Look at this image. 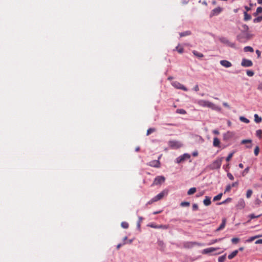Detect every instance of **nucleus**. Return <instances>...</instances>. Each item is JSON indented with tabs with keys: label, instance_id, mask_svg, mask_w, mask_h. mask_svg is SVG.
I'll return each instance as SVG.
<instances>
[{
	"label": "nucleus",
	"instance_id": "obj_1",
	"mask_svg": "<svg viewBox=\"0 0 262 262\" xmlns=\"http://www.w3.org/2000/svg\"><path fill=\"white\" fill-rule=\"evenodd\" d=\"M197 103L201 106L202 107H207L208 108H210L212 110H216V111H220L221 108L218 106H216L214 103L207 100H198Z\"/></svg>",
	"mask_w": 262,
	"mask_h": 262
},
{
	"label": "nucleus",
	"instance_id": "obj_2",
	"mask_svg": "<svg viewBox=\"0 0 262 262\" xmlns=\"http://www.w3.org/2000/svg\"><path fill=\"white\" fill-rule=\"evenodd\" d=\"M248 30L249 27L247 25H242V34L238 35L237 36V38L239 41H242V36H243L245 38H246L247 39H249L252 37V35H251L248 32Z\"/></svg>",
	"mask_w": 262,
	"mask_h": 262
},
{
	"label": "nucleus",
	"instance_id": "obj_3",
	"mask_svg": "<svg viewBox=\"0 0 262 262\" xmlns=\"http://www.w3.org/2000/svg\"><path fill=\"white\" fill-rule=\"evenodd\" d=\"M224 158H218L215 160L213 161L209 165V167L210 169H216L220 168L222 161Z\"/></svg>",
	"mask_w": 262,
	"mask_h": 262
},
{
	"label": "nucleus",
	"instance_id": "obj_4",
	"mask_svg": "<svg viewBox=\"0 0 262 262\" xmlns=\"http://www.w3.org/2000/svg\"><path fill=\"white\" fill-rule=\"evenodd\" d=\"M169 146L172 149H178L183 146L182 143L178 141L171 140L168 142Z\"/></svg>",
	"mask_w": 262,
	"mask_h": 262
},
{
	"label": "nucleus",
	"instance_id": "obj_5",
	"mask_svg": "<svg viewBox=\"0 0 262 262\" xmlns=\"http://www.w3.org/2000/svg\"><path fill=\"white\" fill-rule=\"evenodd\" d=\"M165 181V178L163 176H157L154 179L152 185H160L164 183Z\"/></svg>",
	"mask_w": 262,
	"mask_h": 262
},
{
	"label": "nucleus",
	"instance_id": "obj_6",
	"mask_svg": "<svg viewBox=\"0 0 262 262\" xmlns=\"http://www.w3.org/2000/svg\"><path fill=\"white\" fill-rule=\"evenodd\" d=\"M172 85L177 89L182 90L184 91H187L188 89L183 84L178 81H173L171 83Z\"/></svg>",
	"mask_w": 262,
	"mask_h": 262
},
{
	"label": "nucleus",
	"instance_id": "obj_7",
	"mask_svg": "<svg viewBox=\"0 0 262 262\" xmlns=\"http://www.w3.org/2000/svg\"><path fill=\"white\" fill-rule=\"evenodd\" d=\"M190 158V155L188 154H184L182 156L178 157L176 159V162L178 163H180L184 161L186 159H188Z\"/></svg>",
	"mask_w": 262,
	"mask_h": 262
},
{
	"label": "nucleus",
	"instance_id": "obj_8",
	"mask_svg": "<svg viewBox=\"0 0 262 262\" xmlns=\"http://www.w3.org/2000/svg\"><path fill=\"white\" fill-rule=\"evenodd\" d=\"M241 65L244 67H250L253 66V62L251 60L243 58L241 62Z\"/></svg>",
	"mask_w": 262,
	"mask_h": 262
},
{
	"label": "nucleus",
	"instance_id": "obj_9",
	"mask_svg": "<svg viewBox=\"0 0 262 262\" xmlns=\"http://www.w3.org/2000/svg\"><path fill=\"white\" fill-rule=\"evenodd\" d=\"M148 226L156 229H167L169 227L168 225H156L155 224L151 223L148 225Z\"/></svg>",
	"mask_w": 262,
	"mask_h": 262
},
{
	"label": "nucleus",
	"instance_id": "obj_10",
	"mask_svg": "<svg viewBox=\"0 0 262 262\" xmlns=\"http://www.w3.org/2000/svg\"><path fill=\"white\" fill-rule=\"evenodd\" d=\"M222 11V9L221 7H217L213 9L210 14V17H212L214 16L217 15Z\"/></svg>",
	"mask_w": 262,
	"mask_h": 262
},
{
	"label": "nucleus",
	"instance_id": "obj_11",
	"mask_svg": "<svg viewBox=\"0 0 262 262\" xmlns=\"http://www.w3.org/2000/svg\"><path fill=\"white\" fill-rule=\"evenodd\" d=\"M220 249H221V248L220 247H217V248H213V247L208 248L204 249L203 250V251H202V253L203 254H208V253L214 252V251H215L216 250H220Z\"/></svg>",
	"mask_w": 262,
	"mask_h": 262
},
{
	"label": "nucleus",
	"instance_id": "obj_12",
	"mask_svg": "<svg viewBox=\"0 0 262 262\" xmlns=\"http://www.w3.org/2000/svg\"><path fill=\"white\" fill-rule=\"evenodd\" d=\"M148 165L150 166L159 168L160 167V162L158 160H153L149 162Z\"/></svg>",
	"mask_w": 262,
	"mask_h": 262
},
{
	"label": "nucleus",
	"instance_id": "obj_13",
	"mask_svg": "<svg viewBox=\"0 0 262 262\" xmlns=\"http://www.w3.org/2000/svg\"><path fill=\"white\" fill-rule=\"evenodd\" d=\"M246 204L244 200L243 199H240L238 201V203L236 205V207L238 209H243L245 207Z\"/></svg>",
	"mask_w": 262,
	"mask_h": 262
},
{
	"label": "nucleus",
	"instance_id": "obj_14",
	"mask_svg": "<svg viewBox=\"0 0 262 262\" xmlns=\"http://www.w3.org/2000/svg\"><path fill=\"white\" fill-rule=\"evenodd\" d=\"M220 64L226 68H229L232 66L231 63L226 60H222L220 61Z\"/></svg>",
	"mask_w": 262,
	"mask_h": 262
},
{
	"label": "nucleus",
	"instance_id": "obj_15",
	"mask_svg": "<svg viewBox=\"0 0 262 262\" xmlns=\"http://www.w3.org/2000/svg\"><path fill=\"white\" fill-rule=\"evenodd\" d=\"M166 193H167V192H165V191L164 190L162 191L161 192H160V193H159L158 195H157L156 196H155L154 197L155 201H156L157 202V201L162 199L164 197L165 194Z\"/></svg>",
	"mask_w": 262,
	"mask_h": 262
},
{
	"label": "nucleus",
	"instance_id": "obj_16",
	"mask_svg": "<svg viewBox=\"0 0 262 262\" xmlns=\"http://www.w3.org/2000/svg\"><path fill=\"white\" fill-rule=\"evenodd\" d=\"M226 224V219L225 218H223L222 219V224L220 225V226L219 227V228L216 230V231H219L220 230H223L225 228Z\"/></svg>",
	"mask_w": 262,
	"mask_h": 262
},
{
	"label": "nucleus",
	"instance_id": "obj_17",
	"mask_svg": "<svg viewBox=\"0 0 262 262\" xmlns=\"http://www.w3.org/2000/svg\"><path fill=\"white\" fill-rule=\"evenodd\" d=\"M220 143L221 142H220V140L217 137H215L213 138V146L216 147H219Z\"/></svg>",
	"mask_w": 262,
	"mask_h": 262
},
{
	"label": "nucleus",
	"instance_id": "obj_18",
	"mask_svg": "<svg viewBox=\"0 0 262 262\" xmlns=\"http://www.w3.org/2000/svg\"><path fill=\"white\" fill-rule=\"evenodd\" d=\"M195 245H200V244L196 242H188L185 244V246L187 248H190Z\"/></svg>",
	"mask_w": 262,
	"mask_h": 262
},
{
	"label": "nucleus",
	"instance_id": "obj_19",
	"mask_svg": "<svg viewBox=\"0 0 262 262\" xmlns=\"http://www.w3.org/2000/svg\"><path fill=\"white\" fill-rule=\"evenodd\" d=\"M204 204L205 206H209L211 204L210 198L206 196L203 201Z\"/></svg>",
	"mask_w": 262,
	"mask_h": 262
},
{
	"label": "nucleus",
	"instance_id": "obj_20",
	"mask_svg": "<svg viewBox=\"0 0 262 262\" xmlns=\"http://www.w3.org/2000/svg\"><path fill=\"white\" fill-rule=\"evenodd\" d=\"M238 252V250H234L230 254H229L228 255V258L229 259H232L233 258H234L237 254Z\"/></svg>",
	"mask_w": 262,
	"mask_h": 262
},
{
	"label": "nucleus",
	"instance_id": "obj_21",
	"mask_svg": "<svg viewBox=\"0 0 262 262\" xmlns=\"http://www.w3.org/2000/svg\"><path fill=\"white\" fill-rule=\"evenodd\" d=\"M254 121L257 123H259L261 122L262 118L261 117H259L257 114H255L254 116Z\"/></svg>",
	"mask_w": 262,
	"mask_h": 262
},
{
	"label": "nucleus",
	"instance_id": "obj_22",
	"mask_svg": "<svg viewBox=\"0 0 262 262\" xmlns=\"http://www.w3.org/2000/svg\"><path fill=\"white\" fill-rule=\"evenodd\" d=\"M260 237H262V235H256L254 236H252V237H250L249 239H248L246 241H247V242L250 243V242H252L253 241H254L255 239Z\"/></svg>",
	"mask_w": 262,
	"mask_h": 262
},
{
	"label": "nucleus",
	"instance_id": "obj_23",
	"mask_svg": "<svg viewBox=\"0 0 262 262\" xmlns=\"http://www.w3.org/2000/svg\"><path fill=\"white\" fill-rule=\"evenodd\" d=\"M196 188L195 187H192L190 189H189V190L187 192L188 195H192L193 193H194L196 192Z\"/></svg>",
	"mask_w": 262,
	"mask_h": 262
},
{
	"label": "nucleus",
	"instance_id": "obj_24",
	"mask_svg": "<svg viewBox=\"0 0 262 262\" xmlns=\"http://www.w3.org/2000/svg\"><path fill=\"white\" fill-rule=\"evenodd\" d=\"M192 53L196 57H199V58H202L204 56L203 54L201 53H199L198 52H197L196 51H192Z\"/></svg>",
	"mask_w": 262,
	"mask_h": 262
},
{
	"label": "nucleus",
	"instance_id": "obj_25",
	"mask_svg": "<svg viewBox=\"0 0 262 262\" xmlns=\"http://www.w3.org/2000/svg\"><path fill=\"white\" fill-rule=\"evenodd\" d=\"M232 136H233L232 133L228 132L224 135V138L225 140H226V139H228L229 138L231 137Z\"/></svg>",
	"mask_w": 262,
	"mask_h": 262
},
{
	"label": "nucleus",
	"instance_id": "obj_26",
	"mask_svg": "<svg viewBox=\"0 0 262 262\" xmlns=\"http://www.w3.org/2000/svg\"><path fill=\"white\" fill-rule=\"evenodd\" d=\"M244 50L245 52H253L254 51L252 47H250V46L245 47L244 48Z\"/></svg>",
	"mask_w": 262,
	"mask_h": 262
},
{
	"label": "nucleus",
	"instance_id": "obj_27",
	"mask_svg": "<svg viewBox=\"0 0 262 262\" xmlns=\"http://www.w3.org/2000/svg\"><path fill=\"white\" fill-rule=\"evenodd\" d=\"M251 16L250 14H248L246 12H244V20L245 21L251 19Z\"/></svg>",
	"mask_w": 262,
	"mask_h": 262
},
{
	"label": "nucleus",
	"instance_id": "obj_28",
	"mask_svg": "<svg viewBox=\"0 0 262 262\" xmlns=\"http://www.w3.org/2000/svg\"><path fill=\"white\" fill-rule=\"evenodd\" d=\"M223 238H218V239H213V240H211L210 241V242L208 244L209 245H212L215 243H217V242H219L221 241H222Z\"/></svg>",
	"mask_w": 262,
	"mask_h": 262
},
{
	"label": "nucleus",
	"instance_id": "obj_29",
	"mask_svg": "<svg viewBox=\"0 0 262 262\" xmlns=\"http://www.w3.org/2000/svg\"><path fill=\"white\" fill-rule=\"evenodd\" d=\"M220 41L224 43L227 45V43L229 42V40H228L226 38L222 37L220 38Z\"/></svg>",
	"mask_w": 262,
	"mask_h": 262
},
{
	"label": "nucleus",
	"instance_id": "obj_30",
	"mask_svg": "<svg viewBox=\"0 0 262 262\" xmlns=\"http://www.w3.org/2000/svg\"><path fill=\"white\" fill-rule=\"evenodd\" d=\"M223 194L222 193H219L217 195L215 196L213 198V201H218L221 199Z\"/></svg>",
	"mask_w": 262,
	"mask_h": 262
},
{
	"label": "nucleus",
	"instance_id": "obj_31",
	"mask_svg": "<svg viewBox=\"0 0 262 262\" xmlns=\"http://www.w3.org/2000/svg\"><path fill=\"white\" fill-rule=\"evenodd\" d=\"M262 21V16H258L253 19L254 23H259Z\"/></svg>",
	"mask_w": 262,
	"mask_h": 262
},
{
	"label": "nucleus",
	"instance_id": "obj_32",
	"mask_svg": "<svg viewBox=\"0 0 262 262\" xmlns=\"http://www.w3.org/2000/svg\"><path fill=\"white\" fill-rule=\"evenodd\" d=\"M239 120H240L241 121H242V122H245V123H249V120L248 119H247L246 118H245V117H243V116H241V117H239Z\"/></svg>",
	"mask_w": 262,
	"mask_h": 262
},
{
	"label": "nucleus",
	"instance_id": "obj_33",
	"mask_svg": "<svg viewBox=\"0 0 262 262\" xmlns=\"http://www.w3.org/2000/svg\"><path fill=\"white\" fill-rule=\"evenodd\" d=\"M252 193L253 191L251 189H248L246 192V197L247 198H250L251 196Z\"/></svg>",
	"mask_w": 262,
	"mask_h": 262
},
{
	"label": "nucleus",
	"instance_id": "obj_34",
	"mask_svg": "<svg viewBox=\"0 0 262 262\" xmlns=\"http://www.w3.org/2000/svg\"><path fill=\"white\" fill-rule=\"evenodd\" d=\"M121 227L123 228H124V229H127L128 228V226H129V225L128 224V223L126 222H122L121 223Z\"/></svg>",
	"mask_w": 262,
	"mask_h": 262
},
{
	"label": "nucleus",
	"instance_id": "obj_35",
	"mask_svg": "<svg viewBox=\"0 0 262 262\" xmlns=\"http://www.w3.org/2000/svg\"><path fill=\"white\" fill-rule=\"evenodd\" d=\"M231 188H232V186H231L230 184L227 185V186L225 189V191H224V193L230 192L231 191Z\"/></svg>",
	"mask_w": 262,
	"mask_h": 262
},
{
	"label": "nucleus",
	"instance_id": "obj_36",
	"mask_svg": "<svg viewBox=\"0 0 262 262\" xmlns=\"http://www.w3.org/2000/svg\"><path fill=\"white\" fill-rule=\"evenodd\" d=\"M155 131H156V129L155 128H150L148 129H147V133H146V135L148 136L150 134H151L152 133H153V132H154Z\"/></svg>",
	"mask_w": 262,
	"mask_h": 262
},
{
	"label": "nucleus",
	"instance_id": "obj_37",
	"mask_svg": "<svg viewBox=\"0 0 262 262\" xmlns=\"http://www.w3.org/2000/svg\"><path fill=\"white\" fill-rule=\"evenodd\" d=\"M262 12V7H259L257 8L256 11L255 13L253 14L254 16H256L258 13H260Z\"/></svg>",
	"mask_w": 262,
	"mask_h": 262
},
{
	"label": "nucleus",
	"instance_id": "obj_38",
	"mask_svg": "<svg viewBox=\"0 0 262 262\" xmlns=\"http://www.w3.org/2000/svg\"><path fill=\"white\" fill-rule=\"evenodd\" d=\"M182 207H188L190 206V203L188 202H182L181 203Z\"/></svg>",
	"mask_w": 262,
	"mask_h": 262
},
{
	"label": "nucleus",
	"instance_id": "obj_39",
	"mask_svg": "<svg viewBox=\"0 0 262 262\" xmlns=\"http://www.w3.org/2000/svg\"><path fill=\"white\" fill-rule=\"evenodd\" d=\"M226 255L225 254L222 256L219 257L218 260L219 262H224L225 260Z\"/></svg>",
	"mask_w": 262,
	"mask_h": 262
},
{
	"label": "nucleus",
	"instance_id": "obj_40",
	"mask_svg": "<svg viewBox=\"0 0 262 262\" xmlns=\"http://www.w3.org/2000/svg\"><path fill=\"white\" fill-rule=\"evenodd\" d=\"M190 34V32L189 31H187L181 33H180V36L181 37H182V36H185L189 35Z\"/></svg>",
	"mask_w": 262,
	"mask_h": 262
},
{
	"label": "nucleus",
	"instance_id": "obj_41",
	"mask_svg": "<svg viewBox=\"0 0 262 262\" xmlns=\"http://www.w3.org/2000/svg\"><path fill=\"white\" fill-rule=\"evenodd\" d=\"M262 130L261 129H258L256 132V136L259 138H261Z\"/></svg>",
	"mask_w": 262,
	"mask_h": 262
},
{
	"label": "nucleus",
	"instance_id": "obj_42",
	"mask_svg": "<svg viewBox=\"0 0 262 262\" xmlns=\"http://www.w3.org/2000/svg\"><path fill=\"white\" fill-rule=\"evenodd\" d=\"M176 50L179 53H182L184 51V49L182 47H180L179 46H177L176 48Z\"/></svg>",
	"mask_w": 262,
	"mask_h": 262
},
{
	"label": "nucleus",
	"instance_id": "obj_43",
	"mask_svg": "<svg viewBox=\"0 0 262 262\" xmlns=\"http://www.w3.org/2000/svg\"><path fill=\"white\" fill-rule=\"evenodd\" d=\"M252 140H243L241 142V144H245L247 143H251Z\"/></svg>",
	"mask_w": 262,
	"mask_h": 262
},
{
	"label": "nucleus",
	"instance_id": "obj_44",
	"mask_svg": "<svg viewBox=\"0 0 262 262\" xmlns=\"http://www.w3.org/2000/svg\"><path fill=\"white\" fill-rule=\"evenodd\" d=\"M261 216V214L258 215H255L254 214H251L249 215V217L250 219H253L255 218H258Z\"/></svg>",
	"mask_w": 262,
	"mask_h": 262
},
{
	"label": "nucleus",
	"instance_id": "obj_45",
	"mask_svg": "<svg viewBox=\"0 0 262 262\" xmlns=\"http://www.w3.org/2000/svg\"><path fill=\"white\" fill-rule=\"evenodd\" d=\"M249 171V167H246L242 172L243 176H245Z\"/></svg>",
	"mask_w": 262,
	"mask_h": 262
},
{
	"label": "nucleus",
	"instance_id": "obj_46",
	"mask_svg": "<svg viewBox=\"0 0 262 262\" xmlns=\"http://www.w3.org/2000/svg\"><path fill=\"white\" fill-rule=\"evenodd\" d=\"M177 113L181 114H185L186 113V111L183 109H178L177 110Z\"/></svg>",
	"mask_w": 262,
	"mask_h": 262
},
{
	"label": "nucleus",
	"instance_id": "obj_47",
	"mask_svg": "<svg viewBox=\"0 0 262 262\" xmlns=\"http://www.w3.org/2000/svg\"><path fill=\"white\" fill-rule=\"evenodd\" d=\"M246 73H247V75L250 77H252L254 75V72L251 70H247L246 72Z\"/></svg>",
	"mask_w": 262,
	"mask_h": 262
},
{
	"label": "nucleus",
	"instance_id": "obj_48",
	"mask_svg": "<svg viewBox=\"0 0 262 262\" xmlns=\"http://www.w3.org/2000/svg\"><path fill=\"white\" fill-rule=\"evenodd\" d=\"M259 151V148L258 146H257L255 147V148L254 149V155L255 156H257L258 155Z\"/></svg>",
	"mask_w": 262,
	"mask_h": 262
},
{
	"label": "nucleus",
	"instance_id": "obj_49",
	"mask_svg": "<svg viewBox=\"0 0 262 262\" xmlns=\"http://www.w3.org/2000/svg\"><path fill=\"white\" fill-rule=\"evenodd\" d=\"M231 200H232V199L231 198H228L224 201L222 202V203H220V204H223L230 202L231 201Z\"/></svg>",
	"mask_w": 262,
	"mask_h": 262
},
{
	"label": "nucleus",
	"instance_id": "obj_50",
	"mask_svg": "<svg viewBox=\"0 0 262 262\" xmlns=\"http://www.w3.org/2000/svg\"><path fill=\"white\" fill-rule=\"evenodd\" d=\"M231 241L233 244H237L239 242V238H237V237H234V238H232Z\"/></svg>",
	"mask_w": 262,
	"mask_h": 262
},
{
	"label": "nucleus",
	"instance_id": "obj_51",
	"mask_svg": "<svg viewBox=\"0 0 262 262\" xmlns=\"http://www.w3.org/2000/svg\"><path fill=\"white\" fill-rule=\"evenodd\" d=\"M233 152H232V153H230L228 156V157L226 158V161H229L232 158V157H233Z\"/></svg>",
	"mask_w": 262,
	"mask_h": 262
},
{
	"label": "nucleus",
	"instance_id": "obj_52",
	"mask_svg": "<svg viewBox=\"0 0 262 262\" xmlns=\"http://www.w3.org/2000/svg\"><path fill=\"white\" fill-rule=\"evenodd\" d=\"M227 45L232 48H235V45L233 42H231L229 40V42L227 43Z\"/></svg>",
	"mask_w": 262,
	"mask_h": 262
},
{
	"label": "nucleus",
	"instance_id": "obj_53",
	"mask_svg": "<svg viewBox=\"0 0 262 262\" xmlns=\"http://www.w3.org/2000/svg\"><path fill=\"white\" fill-rule=\"evenodd\" d=\"M227 177L231 180H233L234 179V177L231 173L228 172L227 173Z\"/></svg>",
	"mask_w": 262,
	"mask_h": 262
},
{
	"label": "nucleus",
	"instance_id": "obj_54",
	"mask_svg": "<svg viewBox=\"0 0 262 262\" xmlns=\"http://www.w3.org/2000/svg\"><path fill=\"white\" fill-rule=\"evenodd\" d=\"M238 185V182H235L233 183L231 185L232 187H237Z\"/></svg>",
	"mask_w": 262,
	"mask_h": 262
},
{
	"label": "nucleus",
	"instance_id": "obj_55",
	"mask_svg": "<svg viewBox=\"0 0 262 262\" xmlns=\"http://www.w3.org/2000/svg\"><path fill=\"white\" fill-rule=\"evenodd\" d=\"M261 203V201L259 199H257L255 201V204L256 205H259Z\"/></svg>",
	"mask_w": 262,
	"mask_h": 262
},
{
	"label": "nucleus",
	"instance_id": "obj_56",
	"mask_svg": "<svg viewBox=\"0 0 262 262\" xmlns=\"http://www.w3.org/2000/svg\"><path fill=\"white\" fill-rule=\"evenodd\" d=\"M198 209V206L196 204H194L192 205V209L193 210H196Z\"/></svg>",
	"mask_w": 262,
	"mask_h": 262
},
{
	"label": "nucleus",
	"instance_id": "obj_57",
	"mask_svg": "<svg viewBox=\"0 0 262 262\" xmlns=\"http://www.w3.org/2000/svg\"><path fill=\"white\" fill-rule=\"evenodd\" d=\"M155 202H156V201H155L154 198H153L151 200H150L149 201H148L147 202V204H152V203H154Z\"/></svg>",
	"mask_w": 262,
	"mask_h": 262
},
{
	"label": "nucleus",
	"instance_id": "obj_58",
	"mask_svg": "<svg viewBox=\"0 0 262 262\" xmlns=\"http://www.w3.org/2000/svg\"><path fill=\"white\" fill-rule=\"evenodd\" d=\"M256 244H262V239H260L258 240H257L255 243Z\"/></svg>",
	"mask_w": 262,
	"mask_h": 262
},
{
	"label": "nucleus",
	"instance_id": "obj_59",
	"mask_svg": "<svg viewBox=\"0 0 262 262\" xmlns=\"http://www.w3.org/2000/svg\"><path fill=\"white\" fill-rule=\"evenodd\" d=\"M223 105H224L225 107H227V108H230V106H229V105L228 104V103H227V102H224V103H223Z\"/></svg>",
	"mask_w": 262,
	"mask_h": 262
},
{
	"label": "nucleus",
	"instance_id": "obj_60",
	"mask_svg": "<svg viewBox=\"0 0 262 262\" xmlns=\"http://www.w3.org/2000/svg\"><path fill=\"white\" fill-rule=\"evenodd\" d=\"M194 90L196 92L198 91L199 90V87L198 86V85H196L194 88H193Z\"/></svg>",
	"mask_w": 262,
	"mask_h": 262
},
{
	"label": "nucleus",
	"instance_id": "obj_61",
	"mask_svg": "<svg viewBox=\"0 0 262 262\" xmlns=\"http://www.w3.org/2000/svg\"><path fill=\"white\" fill-rule=\"evenodd\" d=\"M256 53L258 57L260 56V52L259 50H257L256 51Z\"/></svg>",
	"mask_w": 262,
	"mask_h": 262
},
{
	"label": "nucleus",
	"instance_id": "obj_62",
	"mask_svg": "<svg viewBox=\"0 0 262 262\" xmlns=\"http://www.w3.org/2000/svg\"><path fill=\"white\" fill-rule=\"evenodd\" d=\"M257 89L259 90L262 91V82L259 84Z\"/></svg>",
	"mask_w": 262,
	"mask_h": 262
},
{
	"label": "nucleus",
	"instance_id": "obj_63",
	"mask_svg": "<svg viewBox=\"0 0 262 262\" xmlns=\"http://www.w3.org/2000/svg\"><path fill=\"white\" fill-rule=\"evenodd\" d=\"M213 133L215 135H219L220 134L219 132L217 130H213Z\"/></svg>",
	"mask_w": 262,
	"mask_h": 262
},
{
	"label": "nucleus",
	"instance_id": "obj_64",
	"mask_svg": "<svg viewBox=\"0 0 262 262\" xmlns=\"http://www.w3.org/2000/svg\"><path fill=\"white\" fill-rule=\"evenodd\" d=\"M198 152H197V151L194 152H193V154H192V155H193V156H194V157L197 156H198Z\"/></svg>",
	"mask_w": 262,
	"mask_h": 262
}]
</instances>
